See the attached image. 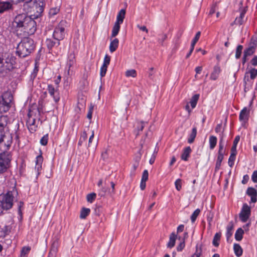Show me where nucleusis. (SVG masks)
<instances>
[{"label":"nucleus","mask_w":257,"mask_h":257,"mask_svg":"<svg viewBox=\"0 0 257 257\" xmlns=\"http://www.w3.org/2000/svg\"><path fill=\"white\" fill-rule=\"evenodd\" d=\"M13 29L18 36L31 35L36 31V22L25 14L17 15L13 23Z\"/></svg>","instance_id":"f257e3e1"},{"label":"nucleus","mask_w":257,"mask_h":257,"mask_svg":"<svg viewBox=\"0 0 257 257\" xmlns=\"http://www.w3.org/2000/svg\"><path fill=\"white\" fill-rule=\"evenodd\" d=\"M18 195V193L15 187L6 193L0 194V215L4 213V211H8L13 207L14 200Z\"/></svg>","instance_id":"f03ea898"},{"label":"nucleus","mask_w":257,"mask_h":257,"mask_svg":"<svg viewBox=\"0 0 257 257\" xmlns=\"http://www.w3.org/2000/svg\"><path fill=\"white\" fill-rule=\"evenodd\" d=\"M35 47L34 40L25 36L17 47L16 54L21 58H25L32 53Z\"/></svg>","instance_id":"7ed1b4c3"},{"label":"nucleus","mask_w":257,"mask_h":257,"mask_svg":"<svg viewBox=\"0 0 257 257\" xmlns=\"http://www.w3.org/2000/svg\"><path fill=\"white\" fill-rule=\"evenodd\" d=\"M15 60L11 54H5L0 57V77L6 76L13 69Z\"/></svg>","instance_id":"20e7f679"},{"label":"nucleus","mask_w":257,"mask_h":257,"mask_svg":"<svg viewBox=\"0 0 257 257\" xmlns=\"http://www.w3.org/2000/svg\"><path fill=\"white\" fill-rule=\"evenodd\" d=\"M5 147L4 151L0 153V174H3L7 171L11 167L12 155L11 152H8Z\"/></svg>","instance_id":"39448f33"},{"label":"nucleus","mask_w":257,"mask_h":257,"mask_svg":"<svg viewBox=\"0 0 257 257\" xmlns=\"http://www.w3.org/2000/svg\"><path fill=\"white\" fill-rule=\"evenodd\" d=\"M33 6V9L34 11H36V16L37 17L40 16L43 13L44 8L46 6L45 0H28L27 2H25L24 4V9H26V7H30L31 9V7Z\"/></svg>","instance_id":"423d86ee"},{"label":"nucleus","mask_w":257,"mask_h":257,"mask_svg":"<svg viewBox=\"0 0 257 257\" xmlns=\"http://www.w3.org/2000/svg\"><path fill=\"white\" fill-rule=\"evenodd\" d=\"M13 97L10 92H5L0 96V113L7 112L11 107Z\"/></svg>","instance_id":"0eeeda50"},{"label":"nucleus","mask_w":257,"mask_h":257,"mask_svg":"<svg viewBox=\"0 0 257 257\" xmlns=\"http://www.w3.org/2000/svg\"><path fill=\"white\" fill-rule=\"evenodd\" d=\"M13 142V137L7 127H0V145L4 143L5 147L9 149Z\"/></svg>","instance_id":"6e6552de"},{"label":"nucleus","mask_w":257,"mask_h":257,"mask_svg":"<svg viewBox=\"0 0 257 257\" xmlns=\"http://www.w3.org/2000/svg\"><path fill=\"white\" fill-rule=\"evenodd\" d=\"M65 21H61L55 27L53 34V38L58 41L57 45H60L59 41L63 40L65 37Z\"/></svg>","instance_id":"1a4fd4ad"},{"label":"nucleus","mask_w":257,"mask_h":257,"mask_svg":"<svg viewBox=\"0 0 257 257\" xmlns=\"http://www.w3.org/2000/svg\"><path fill=\"white\" fill-rule=\"evenodd\" d=\"M14 0L0 1V14L5 13H10L14 10Z\"/></svg>","instance_id":"9d476101"},{"label":"nucleus","mask_w":257,"mask_h":257,"mask_svg":"<svg viewBox=\"0 0 257 257\" xmlns=\"http://www.w3.org/2000/svg\"><path fill=\"white\" fill-rule=\"evenodd\" d=\"M253 100L251 99L249 101L248 105L247 106L244 107L242 109V126L245 127V123L247 122L250 109L252 105Z\"/></svg>","instance_id":"9b49d317"},{"label":"nucleus","mask_w":257,"mask_h":257,"mask_svg":"<svg viewBox=\"0 0 257 257\" xmlns=\"http://www.w3.org/2000/svg\"><path fill=\"white\" fill-rule=\"evenodd\" d=\"M256 48V44L255 43H251L249 44L248 48L244 50L243 57L242 58V63L244 64L247 60V57L250 56L255 52Z\"/></svg>","instance_id":"f8f14e48"},{"label":"nucleus","mask_w":257,"mask_h":257,"mask_svg":"<svg viewBox=\"0 0 257 257\" xmlns=\"http://www.w3.org/2000/svg\"><path fill=\"white\" fill-rule=\"evenodd\" d=\"M251 215V208L247 203H244L241 210L242 222H246Z\"/></svg>","instance_id":"ddd939ff"},{"label":"nucleus","mask_w":257,"mask_h":257,"mask_svg":"<svg viewBox=\"0 0 257 257\" xmlns=\"http://www.w3.org/2000/svg\"><path fill=\"white\" fill-rule=\"evenodd\" d=\"M47 90L50 95L53 97L55 102L56 103L58 102L60 100V95L58 87L57 86L55 88L52 84H49L48 85Z\"/></svg>","instance_id":"4468645a"},{"label":"nucleus","mask_w":257,"mask_h":257,"mask_svg":"<svg viewBox=\"0 0 257 257\" xmlns=\"http://www.w3.org/2000/svg\"><path fill=\"white\" fill-rule=\"evenodd\" d=\"M219 150L217 161L222 162L223 159L224 155L226 154V149L224 148V143L223 140V135H222L219 144Z\"/></svg>","instance_id":"2eb2a0df"},{"label":"nucleus","mask_w":257,"mask_h":257,"mask_svg":"<svg viewBox=\"0 0 257 257\" xmlns=\"http://www.w3.org/2000/svg\"><path fill=\"white\" fill-rule=\"evenodd\" d=\"M246 194L250 197L249 203H255L257 201V191L253 187H248Z\"/></svg>","instance_id":"dca6fc26"},{"label":"nucleus","mask_w":257,"mask_h":257,"mask_svg":"<svg viewBox=\"0 0 257 257\" xmlns=\"http://www.w3.org/2000/svg\"><path fill=\"white\" fill-rule=\"evenodd\" d=\"M75 55L74 52H70L68 56V60L66 64V67L68 68V73L70 70L71 67L75 63Z\"/></svg>","instance_id":"f3484780"},{"label":"nucleus","mask_w":257,"mask_h":257,"mask_svg":"<svg viewBox=\"0 0 257 257\" xmlns=\"http://www.w3.org/2000/svg\"><path fill=\"white\" fill-rule=\"evenodd\" d=\"M58 242L54 241L51 246L48 257H55L58 250Z\"/></svg>","instance_id":"a211bd4d"},{"label":"nucleus","mask_w":257,"mask_h":257,"mask_svg":"<svg viewBox=\"0 0 257 257\" xmlns=\"http://www.w3.org/2000/svg\"><path fill=\"white\" fill-rule=\"evenodd\" d=\"M233 224L232 222H230L228 225H227L226 227V240L228 242H230V238L233 234Z\"/></svg>","instance_id":"6ab92c4d"},{"label":"nucleus","mask_w":257,"mask_h":257,"mask_svg":"<svg viewBox=\"0 0 257 257\" xmlns=\"http://www.w3.org/2000/svg\"><path fill=\"white\" fill-rule=\"evenodd\" d=\"M36 166H35V170H36L38 172V174H39V171L41 170L42 169V164L43 161V158L41 155L38 156L36 159Z\"/></svg>","instance_id":"aec40b11"},{"label":"nucleus","mask_w":257,"mask_h":257,"mask_svg":"<svg viewBox=\"0 0 257 257\" xmlns=\"http://www.w3.org/2000/svg\"><path fill=\"white\" fill-rule=\"evenodd\" d=\"M125 10L124 9L120 10L117 14L116 17V21L115 23L118 24H122L123 22V20L125 18Z\"/></svg>","instance_id":"412c9836"},{"label":"nucleus","mask_w":257,"mask_h":257,"mask_svg":"<svg viewBox=\"0 0 257 257\" xmlns=\"http://www.w3.org/2000/svg\"><path fill=\"white\" fill-rule=\"evenodd\" d=\"M177 238V235L175 232H172L169 237V241L167 244L168 248H172L175 244L176 239Z\"/></svg>","instance_id":"4be33fe9"},{"label":"nucleus","mask_w":257,"mask_h":257,"mask_svg":"<svg viewBox=\"0 0 257 257\" xmlns=\"http://www.w3.org/2000/svg\"><path fill=\"white\" fill-rule=\"evenodd\" d=\"M191 151L192 150L190 147H187L184 148L183 152L181 155V159L187 161L190 156Z\"/></svg>","instance_id":"5701e85b"},{"label":"nucleus","mask_w":257,"mask_h":257,"mask_svg":"<svg viewBox=\"0 0 257 257\" xmlns=\"http://www.w3.org/2000/svg\"><path fill=\"white\" fill-rule=\"evenodd\" d=\"M220 72V68L218 66H215L213 68V71L210 75V79L213 80H215L218 78L219 74Z\"/></svg>","instance_id":"b1692460"},{"label":"nucleus","mask_w":257,"mask_h":257,"mask_svg":"<svg viewBox=\"0 0 257 257\" xmlns=\"http://www.w3.org/2000/svg\"><path fill=\"white\" fill-rule=\"evenodd\" d=\"M119 41L117 38H115L111 41L109 45V50L110 52H114L118 46Z\"/></svg>","instance_id":"393cba45"},{"label":"nucleus","mask_w":257,"mask_h":257,"mask_svg":"<svg viewBox=\"0 0 257 257\" xmlns=\"http://www.w3.org/2000/svg\"><path fill=\"white\" fill-rule=\"evenodd\" d=\"M10 232V228L7 225L2 226L0 225V237H4Z\"/></svg>","instance_id":"a878e982"},{"label":"nucleus","mask_w":257,"mask_h":257,"mask_svg":"<svg viewBox=\"0 0 257 257\" xmlns=\"http://www.w3.org/2000/svg\"><path fill=\"white\" fill-rule=\"evenodd\" d=\"M196 135L197 128L195 126L192 129L191 133L189 135V138L188 139V143L189 144H192L194 142V140L196 137Z\"/></svg>","instance_id":"bb28decb"},{"label":"nucleus","mask_w":257,"mask_h":257,"mask_svg":"<svg viewBox=\"0 0 257 257\" xmlns=\"http://www.w3.org/2000/svg\"><path fill=\"white\" fill-rule=\"evenodd\" d=\"M90 209L83 207L80 211V218L81 219H85L86 217L90 214Z\"/></svg>","instance_id":"cd10ccee"},{"label":"nucleus","mask_w":257,"mask_h":257,"mask_svg":"<svg viewBox=\"0 0 257 257\" xmlns=\"http://www.w3.org/2000/svg\"><path fill=\"white\" fill-rule=\"evenodd\" d=\"M120 24L115 23L112 30L111 37H115L118 34L120 30Z\"/></svg>","instance_id":"c85d7f7f"},{"label":"nucleus","mask_w":257,"mask_h":257,"mask_svg":"<svg viewBox=\"0 0 257 257\" xmlns=\"http://www.w3.org/2000/svg\"><path fill=\"white\" fill-rule=\"evenodd\" d=\"M199 98V94H196L192 97L190 103L192 108H194L196 107Z\"/></svg>","instance_id":"c756f323"},{"label":"nucleus","mask_w":257,"mask_h":257,"mask_svg":"<svg viewBox=\"0 0 257 257\" xmlns=\"http://www.w3.org/2000/svg\"><path fill=\"white\" fill-rule=\"evenodd\" d=\"M236 154V151L231 152V154L228 162V165L231 167H232V166L234 165Z\"/></svg>","instance_id":"7c9ffc66"},{"label":"nucleus","mask_w":257,"mask_h":257,"mask_svg":"<svg viewBox=\"0 0 257 257\" xmlns=\"http://www.w3.org/2000/svg\"><path fill=\"white\" fill-rule=\"evenodd\" d=\"M56 44H57V42L54 41L51 39H47L46 40V44L49 51L52 49Z\"/></svg>","instance_id":"2f4dec72"},{"label":"nucleus","mask_w":257,"mask_h":257,"mask_svg":"<svg viewBox=\"0 0 257 257\" xmlns=\"http://www.w3.org/2000/svg\"><path fill=\"white\" fill-rule=\"evenodd\" d=\"M8 118L6 115H0V127H7Z\"/></svg>","instance_id":"473e14b6"},{"label":"nucleus","mask_w":257,"mask_h":257,"mask_svg":"<svg viewBox=\"0 0 257 257\" xmlns=\"http://www.w3.org/2000/svg\"><path fill=\"white\" fill-rule=\"evenodd\" d=\"M221 237L220 233H216L214 236L212 243L215 247L218 246L219 243V241L220 240Z\"/></svg>","instance_id":"72a5a7b5"},{"label":"nucleus","mask_w":257,"mask_h":257,"mask_svg":"<svg viewBox=\"0 0 257 257\" xmlns=\"http://www.w3.org/2000/svg\"><path fill=\"white\" fill-rule=\"evenodd\" d=\"M233 250L235 254L239 257L241 256V246L238 243H234L233 245Z\"/></svg>","instance_id":"f704fd0d"},{"label":"nucleus","mask_w":257,"mask_h":257,"mask_svg":"<svg viewBox=\"0 0 257 257\" xmlns=\"http://www.w3.org/2000/svg\"><path fill=\"white\" fill-rule=\"evenodd\" d=\"M217 143V138L214 136H211L209 138V145L210 149H213Z\"/></svg>","instance_id":"c9c22d12"},{"label":"nucleus","mask_w":257,"mask_h":257,"mask_svg":"<svg viewBox=\"0 0 257 257\" xmlns=\"http://www.w3.org/2000/svg\"><path fill=\"white\" fill-rule=\"evenodd\" d=\"M125 76L127 77H132L135 78L137 76V71L135 69L127 70L125 72Z\"/></svg>","instance_id":"e433bc0d"},{"label":"nucleus","mask_w":257,"mask_h":257,"mask_svg":"<svg viewBox=\"0 0 257 257\" xmlns=\"http://www.w3.org/2000/svg\"><path fill=\"white\" fill-rule=\"evenodd\" d=\"M200 213V210L199 209H196L191 216V220L192 222H194L197 217Z\"/></svg>","instance_id":"4c0bfd02"},{"label":"nucleus","mask_w":257,"mask_h":257,"mask_svg":"<svg viewBox=\"0 0 257 257\" xmlns=\"http://www.w3.org/2000/svg\"><path fill=\"white\" fill-rule=\"evenodd\" d=\"M96 197V194L95 193H91L87 194L86 196L87 201L89 203H92L93 201L95 199Z\"/></svg>","instance_id":"58836bf2"},{"label":"nucleus","mask_w":257,"mask_h":257,"mask_svg":"<svg viewBox=\"0 0 257 257\" xmlns=\"http://www.w3.org/2000/svg\"><path fill=\"white\" fill-rule=\"evenodd\" d=\"M59 11L60 9L58 7L52 8L50 9L49 14L50 16H54L57 14L59 12Z\"/></svg>","instance_id":"ea45409f"},{"label":"nucleus","mask_w":257,"mask_h":257,"mask_svg":"<svg viewBox=\"0 0 257 257\" xmlns=\"http://www.w3.org/2000/svg\"><path fill=\"white\" fill-rule=\"evenodd\" d=\"M240 140V136H237L234 141H233V145H232V147L231 148V152H233V151H236V146L238 144V143L239 142Z\"/></svg>","instance_id":"a19ab883"},{"label":"nucleus","mask_w":257,"mask_h":257,"mask_svg":"<svg viewBox=\"0 0 257 257\" xmlns=\"http://www.w3.org/2000/svg\"><path fill=\"white\" fill-rule=\"evenodd\" d=\"M200 35H201V32L199 31L196 33L195 37L194 38V39L191 43V47L194 48V46H195L196 43L197 42V41H198V40L200 38Z\"/></svg>","instance_id":"79ce46f5"},{"label":"nucleus","mask_w":257,"mask_h":257,"mask_svg":"<svg viewBox=\"0 0 257 257\" xmlns=\"http://www.w3.org/2000/svg\"><path fill=\"white\" fill-rule=\"evenodd\" d=\"M31 249L29 246H24L22 248L21 252V256H25L28 254Z\"/></svg>","instance_id":"37998d69"},{"label":"nucleus","mask_w":257,"mask_h":257,"mask_svg":"<svg viewBox=\"0 0 257 257\" xmlns=\"http://www.w3.org/2000/svg\"><path fill=\"white\" fill-rule=\"evenodd\" d=\"M139 165V160L136 161L135 163L133 164V169L131 171V175L132 176H135V172L138 168V166Z\"/></svg>","instance_id":"c03bdc74"},{"label":"nucleus","mask_w":257,"mask_h":257,"mask_svg":"<svg viewBox=\"0 0 257 257\" xmlns=\"http://www.w3.org/2000/svg\"><path fill=\"white\" fill-rule=\"evenodd\" d=\"M48 135H44L40 140V144L43 146H46L48 143Z\"/></svg>","instance_id":"a18cd8bd"},{"label":"nucleus","mask_w":257,"mask_h":257,"mask_svg":"<svg viewBox=\"0 0 257 257\" xmlns=\"http://www.w3.org/2000/svg\"><path fill=\"white\" fill-rule=\"evenodd\" d=\"M176 189L178 191H180L182 188V180L180 179H178L175 182Z\"/></svg>","instance_id":"49530a36"},{"label":"nucleus","mask_w":257,"mask_h":257,"mask_svg":"<svg viewBox=\"0 0 257 257\" xmlns=\"http://www.w3.org/2000/svg\"><path fill=\"white\" fill-rule=\"evenodd\" d=\"M107 66L102 65L100 68V75L101 77H104L106 74L107 69Z\"/></svg>","instance_id":"de8ad7c7"},{"label":"nucleus","mask_w":257,"mask_h":257,"mask_svg":"<svg viewBox=\"0 0 257 257\" xmlns=\"http://www.w3.org/2000/svg\"><path fill=\"white\" fill-rule=\"evenodd\" d=\"M110 57L108 55L106 54L104 58L103 63L102 65L108 66L110 63Z\"/></svg>","instance_id":"09e8293b"},{"label":"nucleus","mask_w":257,"mask_h":257,"mask_svg":"<svg viewBox=\"0 0 257 257\" xmlns=\"http://www.w3.org/2000/svg\"><path fill=\"white\" fill-rule=\"evenodd\" d=\"M235 238L237 241L241 240V227H239L236 230L235 233Z\"/></svg>","instance_id":"8fccbe9b"},{"label":"nucleus","mask_w":257,"mask_h":257,"mask_svg":"<svg viewBox=\"0 0 257 257\" xmlns=\"http://www.w3.org/2000/svg\"><path fill=\"white\" fill-rule=\"evenodd\" d=\"M250 76L251 79H254L257 76V69L255 68H252L249 71Z\"/></svg>","instance_id":"3c124183"},{"label":"nucleus","mask_w":257,"mask_h":257,"mask_svg":"<svg viewBox=\"0 0 257 257\" xmlns=\"http://www.w3.org/2000/svg\"><path fill=\"white\" fill-rule=\"evenodd\" d=\"M149 173L148 171L147 170L144 171L141 180L143 181H147L148 179Z\"/></svg>","instance_id":"603ef678"},{"label":"nucleus","mask_w":257,"mask_h":257,"mask_svg":"<svg viewBox=\"0 0 257 257\" xmlns=\"http://www.w3.org/2000/svg\"><path fill=\"white\" fill-rule=\"evenodd\" d=\"M241 56V45L237 46L236 51L235 57L237 59L240 58Z\"/></svg>","instance_id":"864d4df0"},{"label":"nucleus","mask_w":257,"mask_h":257,"mask_svg":"<svg viewBox=\"0 0 257 257\" xmlns=\"http://www.w3.org/2000/svg\"><path fill=\"white\" fill-rule=\"evenodd\" d=\"M185 247V241L183 240L177 247V250L178 251H181Z\"/></svg>","instance_id":"5fc2aeb1"},{"label":"nucleus","mask_w":257,"mask_h":257,"mask_svg":"<svg viewBox=\"0 0 257 257\" xmlns=\"http://www.w3.org/2000/svg\"><path fill=\"white\" fill-rule=\"evenodd\" d=\"M37 126L33 123H29L28 129L31 133H33L36 131Z\"/></svg>","instance_id":"6e6d98bb"},{"label":"nucleus","mask_w":257,"mask_h":257,"mask_svg":"<svg viewBox=\"0 0 257 257\" xmlns=\"http://www.w3.org/2000/svg\"><path fill=\"white\" fill-rule=\"evenodd\" d=\"M250 226V222H248L246 223L245 225L242 226V235L244 233V231H247L249 230V227Z\"/></svg>","instance_id":"4d7b16f0"},{"label":"nucleus","mask_w":257,"mask_h":257,"mask_svg":"<svg viewBox=\"0 0 257 257\" xmlns=\"http://www.w3.org/2000/svg\"><path fill=\"white\" fill-rule=\"evenodd\" d=\"M201 253V248H198V247L197 246L196 252L191 256V257H200Z\"/></svg>","instance_id":"13d9d810"},{"label":"nucleus","mask_w":257,"mask_h":257,"mask_svg":"<svg viewBox=\"0 0 257 257\" xmlns=\"http://www.w3.org/2000/svg\"><path fill=\"white\" fill-rule=\"evenodd\" d=\"M251 180L253 183H257V170L253 171L252 173Z\"/></svg>","instance_id":"bf43d9fd"},{"label":"nucleus","mask_w":257,"mask_h":257,"mask_svg":"<svg viewBox=\"0 0 257 257\" xmlns=\"http://www.w3.org/2000/svg\"><path fill=\"white\" fill-rule=\"evenodd\" d=\"M93 109V106H91L89 107L88 112L87 113V117L89 119H91L92 118V114Z\"/></svg>","instance_id":"052dcab7"},{"label":"nucleus","mask_w":257,"mask_h":257,"mask_svg":"<svg viewBox=\"0 0 257 257\" xmlns=\"http://www.w3.org/2000/svg\"><path fill=\"white\" fill-rule=\"evenodd\" d=\"M107 192V189L105 187H102L99 192L98 195L100 196L101 197L104 196L106 193Z\"/></svg>","instance_id":"680f3d73"},{"label":"nucleus","mask_w":257,"mask_h":257,"mask_svg":"<svg viewBox=\"0 0 257 257\" xmlns=\"http://www.w3.org/2000/svg\"><path fill=\"white\" fill-rule=\"evenodd\" d=\"M167 36L166 34H162L160 35V37L159 39V42L160 43L163 44V42L166 40Z\"/></svg>","instance_id":"e2e57ef3"},{"label":"nucleus","mask_w":257,"mask_h":257,"mask_svg":"<svg viewBox=\"0 0 257 257\" xmlns=\"http://www.w3.org/2000/svg\"><path fill=\"white\" fill-rule=\"evenodd\" d=\"M221 162L220 161H216V164H215V172H217L220 168Z\"/></svg>","instance_id":"0e129e2a"},{"label":"nucleus","mask_w":257,"mask_h":257,"mask_svg":"<svg viewBox=\"0 0 257 257\" xmlns=\"http://www.w3.org/2000/svg\"><path fill=\"white\" fill-rule=\"evenodd\" d=\"M252 65L255 66L257 65V56H254L250 61Z\"/></svg>","instance_id":"69168bd1"},{"label":"nucleus","mask_w":257,"mask_h":257,"mask_svg":"<svg viewBox=\"0 0 257 257\" xmlns=\"http://www.w3.org/2000/svg\"><path fill=\"white\" fill-rule=\"evenodd\" d=\"M222 130V123L218 124L215 129L216 133H218L221 132Z\"/></svg>","instance_id":"338daca9"},{"label":"nucleus","mask_w":257,"mask_h":257,"mask_svg":"<svg viewBox=\"0 0 257 257\" xmlns=\"http://www.w3.org/2000/svg\"><path fill=\"white\" fill-rule=\"evenodd\" d=\"M216 4L212 6V7H211V8L210 10V12H209L210 15H212L215 13V10H216Z\"/></svg>","instance_id":"774afa93"}]
</instances>
